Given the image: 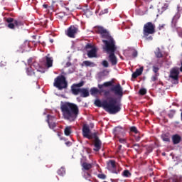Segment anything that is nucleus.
<instances>
[{"instance_id":"58836bf2","label":"nucleus","mask_w":182,"mask_h":182,"mask_svg":"<svg viewBox=\"0 0 182 182\" xmlns=\"http://www.w3.org/2000/svg\"><path fill=\"white\" fill-rule=\"evenodd\" d=\"M119 143H122V144H125L126 139H124V138H119Z\"/></svg>"},{"instance_id":"412c9836","label":"nucleus","mask_w":182,"mask_h":182,"mask_svg":"<svg viewBox=\"0 0 182 182\" xmlns=\"http://www.w3.org/2000/svg\"><path fill=\"white\" fill-rule=\"evenodd\" d=\"M82 171H87L89 170H90V168H92V167H93V165L92 164H87V162H84L82 164Z\"/></svg>"},{"instance_id":"f704fd0d","label":"nucleus","mask_w":182,"mask_h":182,"mask_svg":"<svg viewBox=\"0 0 182 182\" xmlns=\"http://www.w3.org/2000/svg\"><path fill=\"white\" fill-rule=\"evenodd\" d=\"M102 66H104V68H109V63L107 60L102 61Z\"/></svg>"},{"instance_id":"1a4fd4ad","label":"nucleus","mask_w":182,"mask_h":182,"mask_svg":"<svg viewBox=\"0 0 182 182\" xmlns=\"http://www.w3.org/2000/svg\"><path fill=\"white\" fill-rule=\"evenodd\" d=\"M82 136L83 137H97L99 136V133L95 132L92 134L90 132V128L87 124H84L82 127Z\"/></svg>"},{"instance_id":"4d7b16f0","label":"nucleus","mask_w":182,"mask_h":182,"mask_svg":"<svg viewBox=\"0 0 182 182\" xmlns=\"http://www.w3.org/2000/svg\"><path fill=\"white\" fill-rule=\"evenodd\" d=\"M180 122H175V124H178Z\"/></svg>"},{"instance_id":"39448f33","label":"nucleus","mask_w":182,"mask_h":182,"mask_svg":"<svg viewBox=\"0 0 182 182\" xmlns=\"http://www.w3.org/2000/svg\"><path fill=\"white\" fill-rule=\"evenodd\" d=\"M154 33H156V24L152 22L146 23L143 27L144 38L146 41H153V36L149 35H154Z\"/></svg>"},{"instance_id":"cd10ccee","label":"nucleus","mask_w":182,"mask_h":182,"mask_svg":"<svg viewBox=\"0 0 182 182\" xmlns=\"http://www.w3.org/2000/svg\"><path fill=\"white\" fill-rule=\"evenodd\" d=\"M173 144H178L181 141V137H172Z\"/></svg>"},{"instance_id":"473e14b6","label":"nucleus","mask_w":182,"mask_h":182,"mask_svg":"<svg viewBox=\"0 0 182 182\" xmlns=\"http://www.w3.org/2000/svg\"><path fill=\"white\" fill-rule=\"evenodd\" d=\"M83 171V177L84 178H85L86 180H87V178H89V177H90V173L86 171Z\"/></svg>"},{"instance_id":"8fccbe9b","label":"nucleus","mask_w":182,"mask_h":182,"mask_svg":"<svg viewBox=\"0 0 182 182\" xmlns=\"http://www.w3.org/2000/svg\"><path fill=\"white\" fill-rule=\"evenodd\" d=\"M163 28H164V25L159 26V28L161 31V29H163Z\"/></svg>"},{"instance_id":"bb28decb","label":"nucleus","mask_w":182,"mask_h":182,"mask_svg":"<svg viewBox=\"0 0 182 182\" xmlns=\"http://www.w3.org/2000/svg\"><path fill=\"white\" fill-rule=\"evenodd\" d=\"M58 176H61L63 177L65 174H66V171L65 170V168L61 167L58 171Z\"/></svg>"},{"instance_id":"c03bdc74","label":"nucleus","mask_w":182,"mask_h":182,"mask_svg":"<svg viewBox=\"0 0 182 182\" xmlns=\"http://www.w3.org/2000/svg\"><path fill=\"white\" fill-rule=\"evenodd\" d=\"M162 140L164 141H166V142H170V138H168V137H163L162 138Z\"/></svg>"},{"instance_id":"dca6fc26","label":"nucleus","mask_w":182,"mask_h":182,"mask_svg":"<svg viewBox=\"0 0 182 182\" xmlns=\"http://www.w3.org/2000/svg\"><path fill=\"white\" fill-rule=\"evenodd\" d=\"M50 56V55L48 54L46 57V66L47 68H52V66L53 65V58Z\"/></svg>"},{"instance_id":"ddd939ff","label":"nucleus","mask_w":182,"mask_h":182,"mask_svg":"<svg viewBox=\"0 0 182 182\" xmlns=\"http://www.w3.org/2000/svg\"><path fill=\"white\" fill-rule=\"evenodd\" d=\"M76 33H77V28L75 27V26H71L68 28L66 35L69 38H75Z\"/></svg>"},{"instance_id":"2f4dec72","label":"nucleus","mask_w":182,"mask_h":182,"mask_svg":"<svg viewBox=\"0 0 182 182\" xmlns=\"http://www.w3.org/2000/svg\"><path fill=\"white\" fill-rule=\"evenodd\" d=\"M139 93L141 96H144V95L147 93V90H146V88H141L139 90Z\"/></svg>"},{"instance_id":"9b49d317","label":"nucleus","mask_w":182,"mask_h":182,"mask_svg":"<svg viewBox=\"0 0 182 182\" xmlns=\"http://www.w3.org/2000/svg\"><path fill=\"white\" fill-rule=\"evenodd\" d=\"M107 168L114 174H119V171L116 170V161L109 159L107 161Z\"/></svg>"},{"instance_id":"09e8293b","label":"nucleus","mask_w":182,"mask_h":182,"mask_svg":"<svg viewBox=\"0 0 182 182\" xmlns=\"http://www.w3.org/2000/svg\"><path fill=\"white\" fill-rule=\"evenodd\" d=\"M172 137H180V135L176 134L173 135Z\"/></svg>"},{"instance_id":"13d9d810","label":"nucleus","mask_w":182,"mask_h":182,"mask_svg":"<svg viewBox=\"0 0 182 182\" xmlns=\"http://www.w3.org/2000/svg\"><path fill=\"white\" fill-rule=\"evenodd\" d=\"M88 139L90 140V139H92V137H88Z\"/></svg>"},{"instance_id":"4468645a","label":"nucleus","mask_w":182,"mask_h":182,"mask_svg":"<svg viewBox=\"0 0 182 182\" xmlns=\"http://www.w3.org/2000/svg\"><path fill=\"white\" fill-rule=\"evenodd\" d=\"M178 75H180L178 68H172L170 72L169 77L173 80H178Z\"/></svg>"},{"instance_id":"393cba45","label":"nucleus","mask_w":182,"mask_h":182,"mask_svg":"<svg viewBox=\"0 0 182 182\" xmlns=\"http://www.w3.org/2000/svg\"><path fill=\"white\" fill-rule=\"evenodd\" d=\"M82 65H85V66H87V68L89 66L93 68V66H95V63L89 60H85L82 62Z\"/></svg>"},{"instance_id":"5fc2aeb1","label":"nucleus","mask_w":182,"mask_h":182,"mask_svg":"<svg viewBox=\"0 0 182 182\" xmlns=\"http://www.w3.org/2000/svg\"><path fill=\"white\" fill-rule=\"evenodd\" d=\"M50 43H53V39H50Z\"/></svg>"},{"instance_id":"b1692460","label":"nucleus","mask_w":182,"mask_h":182,"mask_svg":"<svg viewBox=\"0 0 182 182\" xmlns=\"http://www.w3.org/2000/svg\"><path fill=\"white\" fill-rule=\"evenodd\" d=\"M155 56L158 58H163V53H161V50H160V48H157L155 51Z\"/></svg>"},{"instance_id":"a18cd8bd","label":"nucleus","mask_w":182,"mask_h":182,"mask_svg":"<svg viewBox=\"0 0 182 182\" xmlns=\"http://www.w3.org/2000/svg\"><path fill=\"white\" fill-rule=\"evenodd\" d=\"M65 66H66V68H69V67L72 66V63H70V62L66 63Z\"/></svg>"},{"instance_id":"a19ab883","label":"nucleus","mask_w":182,"mask_h":182,"mask_svg":"<svg viewBox=\"0 0 182 182\" xmlns=\"http://www.w3.org/2000/svg\"><path fill=\"white\" fill-rule=\"evenodd\" d=\"M97 177L99 178H102V180H105V178H106V175H105V174H98Z\"/></svg>"},{"instance_id":"72a5a7b5","label":"nucleus","mask_w":182,"mask_h":182,"mask_svg":"<svg viewBox=\"0 0 182 182\" xmlns=\"http://www.w3.org/2000/svg\"><path fill=\"white\" fill-rule=\"evenodd\" d=\"M178 18H180L179 16H178L177 15H176L173 19H172V23H174V25L176 26V23H177V19H178Z\"/></svg>"},{"instance_id":"f03ea898","label":"nucleus","mask_w":182,"mask_h":182,"mask_svg":"<svg viewBox=\"0 0 182 182\" xmlns=\"http://www.w3.org/2000/svg\"><path fill=\"white\" fill-rule=\"evenodd\" d=\"M95 105L97 107H103L104 110L109 114H116L122 110V104L117 101V98L112 97H107V100L102 102L100 100H96Z\"/></svg>"},{"instance_id":"79ce46f5","label":"nucleus","mask_w":182,"mask_h":182,"mask_svg":"<svg viewBox=\"0 0 182 182\" xmlns=\"http://www.w3.org/2000/svg\"><path fill=\"white\" fill-rule=\"evenodd\" d=\"M85 49H93V46L92 44L88 43L85 46Z\"/></svg>"},{"instance_id":"aec40b11","label":"nucleus","mask_w":182,"mask_h":182,"mask_svg":"<svg viewBox=\"0 0 182 182\" xmlns=\"http://www.w3.org/2000/svg\"><path fill=\"white\" fill-rule=\"evenodd\" d=\"M80 95L81 97H89V89L87 88H81L80 90Z\"/></svg>"},{"instance_id":"6ab92c4d","label":"nucleus","mask_w":182,"mask_h":182,"mask_svg":"<svg viewBox=\"0 0 182 182\" xmlns=\"http://www.w3.org/2000/svg\"><path fill=\"white\" fill-rule=\"evenodd\" d=\"M97 50L96 48L93 47L90 50L87 51L88 58H97Z\"/></svg>"},{"instance_id":"2eb2a0df","label":"nucleus","mask_w":182,"mask_h":182,"mask_svg":"<svg viewBox=\"0 0 182 182\" xmlns=\"http://www.w3.org/2000/svg\"><path fill=\"white\" fill-rule=\"evenodd\" d=\"M47 117H48L47 122L50 129H55V127H56V122H55V120H56V118L51 115H48Z\"/></svg>"},{"instance_id":"c9c22d12","label":"nucleus","mask_w":182,"mask_h":182,"mask_svg":"<svg viewBox=\"0 0 182 182\" xmlns=\"http://www.w3.org/2000/svg\"><path fill=\"white\" fill-rule=\"evenodd\" d=\"M168 9V4H164L162 6V11H167Z\"/></svg>"},{"instance_id":"423d86ee","label":"nucleus","mask_w":182,"mask_h":182,"mask_svg":"<svg viewBox=\"0 0 182 182\" xmlns=\"http://www.w3.org/2000/svg\"><path fill=\"white\" fill-rule=\"evenodd\" d=\"M53 86L59 90L68 88V81L64 75H59L54 80Z\"/></svg>"},{"instance_id":"a878e982","label":"nucleus","mask_w":182,"mask_h":182,"mask_svg":"<svg viewBox=\"0 0 182 182\" xmlns=\"http://www.w3.org/2000/svg\"><path fill=\"white\" fill-rule=\"evenodd\" d=\"M64 133L65 136H70V134L72 133V127H67L64 130Z\"/></svg>"},{"instance_id":"7ed1b4c3","label":"nucleus","mask_w":182,"mask_h":182,"mask_svg":"<svg viewBox=\"0 0 182 182\" xmlns=\"http://www.w3.org/2000/svg\"><path fill=\"white\" fill-rule=\"evenodd\" d=\"M64 119L69 122H75L79 116V107L72 102H65L60 106Z\"/></svg>"},{"instance_id":"37998d69","label":"nucleus","mask_w":182,"mask_h":182,"mask_svg":"<svg viewBox=\"0 0 182 182\" xmlns=\"http://www.w3.org/2000/svg\"><path fill=\"white\" fill-rule=\"evenodd\" d=\"M32 62H33V58H30L28 60V65H29V66H31V65H32Z\"/></svg>"},{"instance_id":"4be33fe9","label":"nucleus","mask_w":182,"mask_h":182,"mask_svg":"<svg viewBox=\"0 0 182 182\" xmlns=\"http://www.w3.org/2000/svg\"><path fill=\"white\" fill-rule=\"evenodd\" d=\"M26 73L28 76H36V72H35V70L32 68V67H29L26 69Z\"/></svg>"},{"instance_id":"49530a36","label":"nucleus","mask_w":182,"mask_h":182,"mask_svg":"<svg viewBox=\"0 0 182 182\" xmlns=\"http://www.w3.org/2000/svg\"><path fill=\"white\" fill-rule=\"evenodd\" d=\"M109 12V10L105 9L104 11H102V14H107Z\"/></svg>"},{"instance_id":"e433bc0d","label":"nucleus","mask_w":182,"mask_h":182,"mask_svg":"<svg viewBox=\"0 0 182 182\" xmlns=\"http://www.w3.org/2000/svg\"><path fill=\"white\" fill-rule=\"evenodd\" d=\"M132 57H133V58H137V55H138L137 50H134L132 51Z\"/></svg>"},{"instance_id":"4c0bfd02","label":"nucleus","mask_w":182,"mask_h":182,"mask_svg":"<svg viewBox=\"0 0 182 182\" xmlns=\"http://www.w3.org/2000/svg\"><path fill=\"white\" fill-rule=\"evenodd\" d=\"M159 70H160V68H159V67L153 66V72L154 73H157V72H159Z\"/></svg>"},{"instance_id":"f257e3e1","label":"nucleus","mask_w":182,"mask_h":182,"mask_svg":"<svg viewBox=\"0 0 182 182\" xmlns=\"http://www.w3.org/2000/svg\"><path fill=\"white\" fill-rule=\"evenodd\" d=\"M114 80H112L110 81H107L104 82L102 85L99 84L98 88L97 87H92L90 89V93L92 96H94V95H97V93H104V96L105 97H109L110 96V92H112L116 96H119V97H123V87H122V85L120 83H118L117 85H114Z\"/></svg>"},{"instance_id":"6e6d98bb","label":"nucleus","mask_w":182,"mask_h":182,"mask_svg":"<svg viewBox=\"0 0 182 182\" xmlns=\"http://www.w3.org/2000/svg\"><path fill=\"white\" fill-rule=\"evenodd\" d=\"M180 72H182V63H181V66L180 68Z\"/></svg>"},{"instance_id":"ea45409f","label":"nucleus","mask_w":182,"mask_h":182,"mask_svg":"<svg viewBox=\"0 0 182 182\" xmlns=\"http://www.w3.org/2000/svg\"><path fill=\"white\" fill-rule=\"evenodd\" d=\"M151 80L152 82H156V80H157V74H155L154 76H152Z\"/></svg>"},{"instance_id":"c756f323","label":"nucleus","mask_w":182,"mask_h":182,"mask_svg":"<svg viewBox=\"0 0 182 182\" xmlns=\"http://www.w3.org/2000/svg\"><path fill=\"white\" fill-rule=\"evenodd\" d=\"M174 114H176V110L174 109L170 110L169 112L168 113V118L173 119V117H174Z\"/></svg>"},{"instance_id":"de8ad7c7","label":"nucleus","mask_w":182,"mask_h":182,"mask_svg":"<svg viewBox=\"0 0 182 182\" xmlns=\"http://www.w3.org/2000/svg\"><path fill=\"white\" fill-rule=\"evenodd\" d=\"M43 8H44L45 9H47L48 5L47 4H43Z\"/></svg>"},{"instance_id":"c85d7f7f","label":"nucleus","mask_w":182,"mask_h":182,"mask_svg":"<svg viewBox=\"0 0 182 182\" xmlns=\"http://www.w3.org/2000/svg\"><path fill=\"white\" fill-rule=\"evenodd\" d=\"M123 177H131L132 173L129 170H124L122 174Z\"/></svg>"},{"instance_id":"6e6552de","label":"nucleus","mask_w":182,"mask_h":182,"mask_svg":"<svg viewBox=\"0 0 182 182\" xmlns=\"http://www.w3.org/2000/svg\"><path fill=\"white\" fill-rule=\"evenodd\" d=\"M6 22L8 23L7 28H9V29H15V28L23 26V22L21 20L14 19L12 17L6 18Z\"/></svg>"},{"instance_id":"a211bd4d","label":"nucleus","mask_w":182,"mask_h":182,"mask_svg":"<svg viewBox=\"0 0 182 182\" xmlns=\"http://www.w3.org/2000/svg\"><path fill=\"white\" fill-rule=\"evenodd\" d=\"M144 69V67H141L140 68H137L136 70V71L132 74L133 79H136V78L139 77V76H141V75H142V73H143Z\"/></svg>"},{"instance_id":"0eeeda50","label":"nucleus","mask_w":182,"mask_h":182,"mask_svg":"<svg viewBox=\"0 0 182 182\" xmlns=\"http://www.w3.org/2000/svg\"><path fill=\"white\" fill-rule=\"evenodd\" d=\"M104 52H106V53H108L109 62H111L112 65L113 66L117 65V58L114 55V52L117 50V47L116 46H113L112 48H104Z\"/></svg>"},{"instance_id":"3c124183","label":"nucleus","mask_w":182,"mask_h":182,"mask_svg":"<svg viewBox=\"0 0 182 182\" xmlns=\"http://www.w3.org/2000/svg\"><path fill=\"white\" fill-rule=\"evenodd\" d=\"M172 182H178V179L173 178V179H172Z\"/></svg>"},{"instance_id":"f8f14e48","label":"nucleus","mask_w":182,"mask_h":182,"mask_svg":"<svg viewBox=\"0 0 182 182\" xmlns=\"http://www.w3.org/2000/svg\"><path fill=\"white\" fill-rule=\"evenodd\" d=\"M94 145V151H99L102 149V141L99 139V137H95L92 140Z\"/></svg>"},{"instance_id":"f3484780","label":"nucleus","mask_w":182,"mask_h":182,"mask_svg":"<svg viewBox=\"0 0 182 182\" xmlns=\"http://www.w3.org/2000/svg\"><path fill=\"white\" fill-rule=\"evenodd\" d=\"M123 133H124V128L122 127H117L114 129L115 136H122Z\"/></svg>"},{"instance_id":"7c9ffc66","label":"nucleus","mask_w":182,"mask_h":182,"mask_svg":"<svg viewBox=\"0 0 182 182\" xmlns=\"http://www.w3.org/2000/svg\"><path fill=\"white\" fill-rule=\"evenodd\" d=\"M129 130L131 133H134V134H139V130H137V128L136 127H131Z\"/></svg>"},{"instance_id":"9d476101","label":"nucleus","mask_w":182,"mask_h":182,"mask_svg":"<svg viewBox=\"0 0 182 182\" xmlns=\"http://www.w3.org/2000/svg\"><path fill=\"white\" fill-rule=\"evenodd\" d=\"M85 85V81H81L77 84H73L71 85V92L75 95L77 96L80 93V90L82 86Z\"/></svg>"},{"instance_id":"5701e85b","label":"nucleus","mask_w":182,"mask_h":182,"mask_svg":"<svg viewBox=\"0 0 182 182\" xmlns=\"http://www.w3.org/2000/svg\"><path fill=\"white\" fill-rule=\"evenodd\" d=\"M32 69H36V72H40L39 69L41 68V65H39V63L34 61L32 65L30 66Z\"/></svg>"},{"instance_id":"bf43d9fd","label":"nucleus","mask_w":182,"mask_h":182,"mask_svg":"<svg viewBox=\"0 0 182 182\" xmlns=\"http://www.w3.org/2000/svg\"><path fill=\"white\" fill-rule=\"evenodd\" d=\"M119 147H122V145H120Z\"/></svg>"},{"instance_id":"864d4df0","label":"nucleus","mask_w":182,"mask_h":182,"mask_svg":"<svg viewBox=\"0 0 182 182\" xmlns=\"http://www.w3.org/2000/svg\"><path fill=\"white\" fill-rule=\"evenodd\" d=\"M136 141H140V137H137V138L136 139Z\"/></svg>"},{"instance_id":"20e7f679","label":"nucleus","mask_w":182,"mask_h":182,"mask_svg":"<svg viewBox=\"0 0 182 182\" xmlns=\"http://www.w3.org/2000/svg\"><path fill=\"white\" fill-rule=\"evenodd\" d=\"M95 31L103 39L102 43H104V46L102 49H112L113 46H116V41H114V39L106 28L102 26H97L95 27Z\"/></svg>"},{"instance_id":"603ef678","label":"nucleus","mask_w":182,"mask_h":182,"mask_svg":"<svg viewBox=\"0 0 182 182\" xmlns=\"http://www.w3.org/2000/svg\"><path fill=\"white\" fill-rule=\"evenodd\" d=\"M65 144H66L67 146H69V144H70V141L65 142Z\"/></svg>"}]
</instances>
